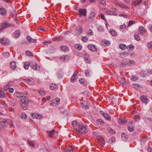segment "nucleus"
Returning a JSON list of instances; mask_svg holds the SVG:
<instances>
[{
	"mask_svg": "<svg viewBox=\"0 0 152 152\" xmlns=\"http://www.w3.org/2000/svg\"><path fill=\"white\" fill-rule=\"evenodd\" d=\"M80 83L82 85H85L87 84V82L84 79L81 78L79 80Z\"/></svg>",
	"mask_w": 152,
	"mask_h": 152,
	"instance_id": "c756f323",
	"label": "nucleus"
},
{
	"mask_svg": "<svg viewBox=\"0 0 152 152\" xmlns=\"http://www.w3.org/2000/svg\"><path fill=\"white\" fill-rule=\"evenodd\" d=\"M75 48L79 50H80L82 49V46L80 45L77 44L75 45Z\"/></svg>",
	"mask_w": 152,
	"mask_h": 152,
	"instance_id": "a19ab883",
	"label": "nucleus"
},
{
	"mask_svg": "<svg viewBox=\"0 0 152 152\" xmlns=\"http://www.w3.org/2000/svg\"><path fill=\"white\" fill-rule=\"evenodd\" d=\"M142 1V0H133L132 1V4L135 7L140 5Z\"/></svg>",
	"mask_w": 152,
	"mask_h": 152,
	"instance_id": "0eeeda50",
	"label": "nucleus"
},
{
	"mask_svg": "<svg viewBox=\"0 0 152 152\" xmlns=\"http://www.w3.org/2000/svg\"><path fill=\"white\" fill-rule=\"evenodd\" d=\"M110 33L113 36H115L116 35V32L113 29H111L110 31Z\"/></svg>",
	"mask_w": 152,
	"mask_h": 152,
	"instance_id": "3c124183",
	"label": "nucleus"
},
{
	"mask_svg": "<svg viewBox=\"0 0 152 152\" xmlns=\"http://www.w3.org/2000/svg\"><path fill=\"white\" fill-rule=\"evenodd\" d=\"M60 60L63 61H66V56H61L60 57Z\"/></svg>",
	"mask_w": 152,
	"mask_h": 152,
	"instance_id": "13d9d810",
	"label": "nucleus"
},
{
	"mask_svg": "<svg viewBox=\"0 0 152 152\" xmlns=\"http://www.w3.org/2000/svg\"><path fill=\"white\" fill-rule=\"evenodd\" d=\"M37 28L38 30L42 31H45V29L42 27L39 26Z\"/></svg>",
	"mask_w": 152,
	"mask_h": 152,
	"instance_id": "052dcab7",
	"label": "nucleus"
},
{
	"mask_svg": "<svg viewBox=\"0 0 152 152\" xmlns=\"http://www.w3.org/2000/svg\"><path fill=\"white\" fill-rule=\"evenodd\" d=\"M127 122V121L126 119H120L119 121V123L121 124H125Z\"/></svg>",
	"mask_w": 152,
	"mask_h": 152,
	"instance_id": "e433bc0d",
	"label": "nucleus"
},
{
	"mask_svg": "<svg viewBox=\"0 0 152 152\" xmlns=\"http://www.w3.org/2000/svg\"><path fill=\"white\" fill-rule=\"evenodd\" d=\"M68 147H67V152H74V147H72V145H68Z\"/></svg>",
	"mask_w": 152,
	"mask_h": 152,
	"instance_id": "5701e85b",
	"label": "nucleus"
},
{
	"mask_svg": "<svg viewBox=\"0 0 152 152\" xmlns=\"http://www.w3.org/2000/svg\"><path fill=\"white\" fill-rule=\"evenodd\" d=\"M77 75V74L75 73H74L73 74V76L71 78V82L72 83H74L75 82V77Z\"/></svg>",
	"mask_w": 152,
	"mask_h": 152,
	"instance_id": "c03bdc74",
	"label": "nucleus"
},
{
	"mask_svg": "<svg viewBox=\"0 0 152 152\" xmlns=\"http://www.w3.org/2000/svg\"><path fill=\"white\" fill-rule=\"evenodd\" d=\"M30 63L29 61H27L26 62L24 65V68L26 69H28Z\"/></svg>",
	"mask_w": 152,
	"mask_h": 152,
	"instance_id": "473e14b6",
	"label": "nucleus"
},
{
	"mask_svg": "<svg viewBox=\"0 0 152 152\" xmlns=\"http://www.w3.org/2000/svg\"><path fill=\"white\" fill-rule=\"evenodd\" d=\"M134 119L135 121H137L140 119V116L138 115L135 116L134 118Z\"/></svg>",
	"mask_w": 152,
	"mask_h": 152,
	"instance_id": "69168bd1",
	"label": "nucleus"
},
{
	"mask_svg": "<svg viewBox=\"0 0 152 152\" xmlns=\"http://www.w3.org/2000/svg\"><path fill=\"white\" fill-rule=\"evenodd\" d=\"M88 50L92 52H96L97 51V48L96 46L92 44H89L87 46Z\"/></svg>",
	"mask_w": 152,
	"mask_h": 152,
	"instance_id": "20e7f679",
	"label": "nucleus"
},
{
	"mask_svg": "<svg viewBox=\"0 0 152 152\" xmlns=\"http://www.w3.org/2000/svg\"><path fill=\"white\" fill-rule=\"evenodd\" d=\"M128 130L130 132H133L134 130V126L132 124V123L131 122L130 123L128 124Z\"/></svg>",
	"mask_w": 152,
	"mask_h": 152,
	"instance_id": "a211bd4d",
	"label": "nucleus"
},
{
	"mask_svg": "<svg viewBox=\"0 0 152 152\" xmlns=\"http://www.w3.org/2000/svg\"><path fill=\"white\" fill-rule=\"evenodd\" d=\"M102 43L104 46H108L110 45V42L104 40L102 42Z\"/></svg>",
	"mask_w": 152,
	"mask_h": 152,
	"instance_id": "7c9ffc66",
	"label": "nucleus"
},
{
	"mask_svg": "<svg viewBox=\"0 0 152 152\" xmlns=\"http://www.w3.org/2000/svg\"><path fill=\"white\" fill-rule=\"evenodd\" d=\"M88 34L90 35H92L93 34V33L91 30H89L88 31Z\"/></svg>",
	"mask_w": 152,
	"mask_h": 152,
	"instance_id": "338daca9",
	"label": "nucleus"
},
{
	"mask_svg": "<svg viewBox=\"0 0 152 152\" xmlns=\"http://www.w3.org/2000/svg\"><path fill=\"white\" fill-rule=\"evenodd\" d=\"M20 35V32L19 30L16 31L12 34L13 37L15 38H18Z\"/></svg>",
	"mask_w": 152,
	"mask_h": 152,
	"instance_id": "6ab92c4d",
	"label": "nucleus"
},
{
	"mask_svg": "<svg viewBox=\"0 0 152 152\" xmlns=\"http://www.w3.org/2000/svg\"><path fill=\"white\" fill-rule=\"evenodd\" d=\"M140 99L142 102L146 104L148 103L149 102V100L146 96L142 95L140 97Z\"/></svg>",
	"mask_w": 152,
	"mask_h": 152,
	"instance_id": "423d86ee",
	"label": "nucleus"
},
{
	"mask_svg": "<svg viewBox=\"0 0 152 152\" xmlns=\"http://www.w3.org/2000/svg\"><path fill=\"white\" fill-rule=\"evenodd\" d=\"M1 27L3 28H7L9 27H12L14 26V25L8 23L3 22L0 24Z\"/></svg>",
	"mask_w": 152,
	"mask_h": 152,
	"instance_id": "39448f33",
	"label": "nucleus"
},
{
	"mask_svg": "<svg viewBox=\"0 0 152 152\" xmlns=\"http://www.w3.org/2000/svg\"><path fill=\"white\" fill-rule=\"evenodd\" d=\"M26 55L28 56H30L32 57H34L33 54L29 51H26Z\"/></svg>",
	"mask_w": 152,
	"mask_h": 152,
	"instance_id": "58836bf2",
	"label": "nucleus"
},
{
	"mask_svg": "<svg viewBox=\"0 0 152 152\" xmlns=\"http://www.w3.org/2000/svg\"><path fill=\"white\" fill-rule=\"evenodd\" d=\"M134 39L137 41H139L140 40V37L138 33H135L134 34Z\"/></svg>",
	"mask_w": 152,
	"mask_h": 152,
	"instance_id": "72a5a7b5",
	"label": "nucleus"
},
{
	"mask_svg": "<svg viewBox=\"0 0 152 152\" xmlns=\"http://www.w3.org/2000/svg\"><path fill=\"white\" fill-rule=\"evenodd\" d=\"M95 13L94 12H91L89 18L92 21L95 19Z\"/></svg>",
	"mask_w": 152,
	"mask_h": 152,
	"instance_id": "c85d7f7f",
	"label": "nucleus"
},
{
	"mask_svg": "<svg viewBox=\"0 0 152 152\" xmlns=\"http://www.w3.org/2000/svg\"><path fill=\"white\" fill-rule=\"evenodd\" d=\"M133 85L134 88L136 89L140 88L141 87L138 84L134 83L133 84Z\"/></svg>",
	"mask_w": 152,
	"mask_h": 152,
	"instance_id": "603ef678",
	"label": "nucleus"
},
{
	"mask_svg": "<svg viewBox=\"0 0 152 152\" xmlns=\"http://www.w3.org/2000/svg\"><path fill=\"white\" fill-rule=\"evenodd\" d=\"M10 53L8 52H6L3 53V56L5 58H8L10 56Z\"/></svg>",
	"mask_w": 152,
	"mask_h": 152,
	"instance_id": "8fccbe9b",
	"label": "nucleus"
},
{
	"mask_svg": "<svg viewBox=\"0 0 152 152\" xmlns=\"http://www.w3.org/2000/svg\"><path fill=\"white\" fill-rule=\"evenodd\" d=\"M79 12L80 15H82L84 16L86 15V11L85 9H80Z\"/></svg>",
	"mask_w": 152,
	"mask_h": 152,
	"instance_id": "4be33fe9",
	"label": "nucleus"
},
{
	"mask_svg": "<svg viewBox=\"0 0 152 152\" xmlns=\"http://www.w3.org/2000/svg\"><path fill=\"white\" fill-rule=\"evenodd\" d=\"M122 62L124 63L125 66L129 65L131 64H133L134 63V61H132L129 60V61H123Z\"/></svg>",
	"mask_w": 152,
	"mask_h": 152,
	"instance_id": "b1692460",
	"label": "nucleus"
},
{
	"mask_svg": "<svg viewBox=\"0 0 152 152\" xmlns=\"http://www.w3.org/2000/svg\"><path fill=\"white\" fill-rule=\"evenodd\" d=\"M1 104L4 105L5 107H7L8 106L7 104L4 101H3L1 102Z\"/></svg>",
	"mask_w": 152,
	"mask_h": 152,
	"instance_id": "680f3d73",
	"label": "nucleus"
},
{
	"mask_svg": "<svg viewBox=\"0 0 152 152\" xmlns=\"http://www.w3.org/2000/svg\"><path fill=\"white\" fill-rule=\"evenodd\" d=\"M60 99L59 98H57L50 102V105L53 106H56L58 105L60 103Z\"/></svg>",
	"mask_w": 152,
	"mask_h": 152,
	"instance_id": "f03ea898",
	"label": "nucleus"
},
{
	"mask_svg": "<svg viewBox=\"0 0 152 152\" xmlns=\"http://www.w3.org/2000/svg\"><path fill=\"white\" fill-rule=\"evenodd\" d=\"M32 116L34 118H37L39 119H41L42 118V114L37 113L32 114Z\"/></svg>",
	"mask_w": 152,
	"mask_h": 152,
	"instance_id": "f8f14e48",
	"label": "nucleus"
},
{
	"mask_svg": "<svg viewBox=\"0 0 152 152\" xmlns=\"http://www.w3.org/2000/svg\"><path fill=\"white\" fill-rule=\"evenodd\" d=\"M82 40L84 42H86L88 40V38L87 37H84L82 38Z\"/></svg>",
	"mask_w": 152,
	"mask_h": 152,
	"instance_id": "e2e57ef3",
	"label": "nucleus"
},
{
	"mask_svg": "<svg viewBox=\"0 0 152 152\" xmlns=\"http://www.w3.org/2000/svg\"><path fill=\"white\" fill-rule=\"evenodd\" d=\"M26 82L30 85H32L34 84L33 81H31V80L30 79H27L25 80Z\"/></svg>",
	"mask_w": 152,
	"mask_h": 152,
	"instance_id": "37998d69",
	"label": "nucleus"
},
{
	"mask_svg": "<svg viewBox=\"0 0 152 152\" xmlns=\"http://www.w3.org/2000/svg\"><path fill=\"white\" fill-rule=\"evenodd\" d=\"M60 48L62 51L65 52L66 50V46H61L60 47Z\"/></svg>",
	"mask_w": 152,
	"mask_h": 152,
	"instance_id": "09e8293b",
	"label": "nucleus"
},
{
	"mask_svg": "<svg viewBox=\"0 0 152 152\" xmlns=\"http://www.w3.org/2000/svg\"><path fill=\"white\" fill-rule=\"evenodd\" d=\"M54 131L55 130L54 129L50 131H47V132L49 134V135L50 137L52 138L53 137V135H54Z\"/></svg>",
	"mask_w": 152,
	"mask_h": 152,
	"instance_id": "2f4dec72",
	"label": "nucleus"
},
{
	"mask_svg": "<svg viewBox=\"0 0 152 152\" xmlns=\"http://www.w3.org/2000/svg\"><path fill=\"white\" fill-rule=\"evenodd\" d=\"M10 64L12 69L15 70L16 67V62L14 61H12L10 63Z\"/></svg>",
	"mask_w": 152,
	"mask_h": 152,
	"instance_id": "f3484780",
	"label": "nucleus"
},
{
	"mask_svg": "<svg viewBox=\"0 0 152 152\" xmlns=\"http://www.w3.org/2000/svg\"><path fill=\"white\" fill-rule=\"evenodd\" d=\"M97 139L99 141V142L101 143L100 145H103L104 144V140L103 139H101L100 136L97 137Z\"/></svg>",
	"mask_w": 152,
	"mask_h": 152,
	"instance_id": "bb28decb",
	"label": "nucleus"
},
{
	"mask_svg": "<svg viewBox=\"0 0 152 152\" xmlns=\"http://www.w3.org/2000/svg\"><path fill=\"white\" fill-rule=\"evenodd\" d=\"M83 28L81 27H78L75 30V33L77 35H80L82 33Z\"/></svg>",
	"mask_w": 152,
	"mask_h": 152,
	"instance_id": "aec40b11",
	"label": "nucleus"
},
{
	"mask_svg": "<svg viewBox=\"0 0 152 152\" xmlns=\"http://www.w3.org/2000/svg\"><path fill=\"white\" fill-rule=\"evenodd\" d=\"M126 48L128 49V50L132 51L134 49V47L132 45H129L127 46Z\"/></svg>",
	"mask_w": 152,
	"mask_h": 152,
	"instance_id": "f704fd0d",
	"label": "nucleus"
},
{
	"mask_svg": "<svg viewBox=\"0 0 152 152\" xmlns=\"http://www.w3.org/2000/svg\"><path fill=\"white\" fill-rule=\"evenodd\" d=\"M28 143L30 146H31L32 147H35L34 143L32 141L30 140H28Z\"/></svg>",
	"mask_w": 152,
	"mask_h": 152,
	"instance_id": "a18cd8bd",
	"label": "nucleus"
},
{
	"mask_svg": "<svg viewBox=\"0 0 152 152\" xmlns=\"http://www.w3.org/2000/svg\"><path fill=\"white\" fill-rule=\"evenodd\" d=\"M58 85L55 84H50V85L49 88L50 90H56L58 88Z\"/></svg>",
	"mask_w": 152,
	"mask_h": 152,
	"instance_id": "9b49d317",
	"label": "nucleus"
},
{
	"mask_svg": "<svg viewBox=\"0 0 152 152\" xmlns=\"http://www.w3.org/2000/svg\"><path fill=\"white\" fill-rule=\"evenodd\" d=\"M147 46L148 48L152 49V42H150L147 44Z\"/></svg>",
	"mask_w": 152,
	"mask_h": 152,
	"instance_id": "bf43d9fd",
	"label": "nucleus"
},
{
	"mask_svg": "<svg viewBox=\"0 0 152 152\" xmlns=\"http://www.w3.org/2000/svg\"><path fill=\"white\" fill-rule=\"evenodd\" d=\"M5 96V94L3 91L0 92V98H3Z\"/></svg>",
	"mask_w": 152,
	"mask_h": 152,
	"instance_id": "4d7b16f0",
	"label": "nucleus"
},
{
	"mask_svg": "<svg viewBox=\"0 0 152 152\" xmlns=\"http://www.w3.org/2000/svg\"><path fill=\"white\" fill-rule=\"evenodd\" d=\"M65 38L62 36L61 37H56L55 38H53V41H63L64 40Z\"/></svg>",
	"mask_w": 152,
	"mask_h": 152,
	"instance_id": "ddd939ff",
	"label": "nucleus"
},
{
	"mask_svg": "<svg viewBox=\"0 0 152 152\" xmlns=\"http://www.w3.org/2000/svg\"><path fill=\"white\" fill-rule=\"evenodd\" d=\"M0 14L5 16L7 15V11L6 9L2 7H0Z\"/></svg>",
	"mask_w": 152,
	"mask_h": 152,
	"instance_id": "6e6552de",
	"label": "nucleus"
},
{
	"mask_svg": "<svg viewBox=\"0 0 152 152\" xmlns=\"http://www.w3.org/2000/svg\"><path fill=\"white\" fill-rule=\"evenodd\" d=\"M18 99H17L14 98L10 101H9L10 102V104L12 106H15L18 102Z\"/></svg>",
	"mask_w": 152,
	"mask_h": 152,
	"instance_id": "1a4fd4ad",
	"label": "nucleus"
},
{
	"mask_svg": "<svg viewBox=\"0 0 152 152\" xmlns=\"http://www.w3.org/2000/svg\"><path fill=\"white\" fill-rule=\"evenodd\" d=\"M31 66L34 70H39V67H37V64L36 62H33L31 64Z\"/></svg>",
	"mask_w": 152,
	"mask_h": 152,
	"instance_id": "4468645a",
	"label": "nucleus"
},
{
	"mask_svg": "<svg viewBox=\"0 0 152 152\" xmlns=\"http://www.w3.org/2000/svg\"><path fill=\"white\" fill-rule=\"evenodd\" d=\"M79 124V123L77 121H74L72 122V125L73 126H77Z\"/></svg>",
	"mask_w": 152,
	"mask_h": 152,
	"instance_id": "ea45409f",
	"label": "nucleus"
},
{
	"mask_svg": "<svg viewBox=\"0 0 152 152\" xmlns=\"http://www.w3.org/2000/svg\"><path fill=\"white\" fill-rule=\"evenodd\" d=\"M26 39L28 41L30 42L33 43L37 42V40L36 39H33L29 36H26Z\"/></svg>",
	"mask_w": 152,
	"mask_h": 152,
	"instance_id": "2eb2a0df",
	"label": "nucleus"
},
{
	"mask_svg": "<svg viewBox=\"0 0 152 152\" xmlns=\"http://www.w3.org/2000/svg\"><path fill=\"white\" fill-rule=\"evenodd\" d=\"M118 5H119L120 7L121 8H122V9H123V8H126V9H129V7H127L126 6H125L124 5H123L120 4H118Z\"/></svg>",
	"mask_w": 152,
	"mask_h": 152,
	"instance_id": "5fc2aeb1",
	"label": "nucleus"
},
{
	"mask_svg": "<svg viewBox=\"0 0 152 152\" xmlns=\"http://www.w3.org/2000/svg\"><path fill=\"white\" fill-rule=\"evenodd\" d=\"M101 113L106 119L109 121L110 120L111 117L110 115L107 113L102 111H101Z\"/></svg>",
	"mask_w": 152,
	"mask_h": 152,
	"instance_id": "9d476101",
	"label": "nucleus"
},
{
	"mask_svg": "<svg viewBox=\"0 0 152 152\" xmlns=\"http://www.w3.org/2000/svg\"><path fill=\"white\" fill-rule=\"evenodd\" d=\"M85 60L87 63H89L91 62V60L89 59V55L88 53H85L84 54Z\"/></svg>",
	"mask_w": 152,
	"mask_h": 152,
	"instance_id": "dca6fc26",
	"label": "nucleus"
},
{
	"mask_svg": "<svg viewBox=\"0 0 152 152\" xmlns=\"http://www.w3.org/2000/svg\"><path fill=\"white\" fill-rule=\"evenodd\" d=\"M14 89L13 88H8V91L10 93H12L13 92Z\"/></svg>",
	"mask_w": 152,
	"mask_h": 152,
	"instance_id": "774afa93",
	"label": "nucleus"
},
{
	"mask_svg": "<svg viewBox=\"0 0 152 152\" xmlns=\"http://www.w3.org/2000/svg\"><path fill=\"white\" fill-rule=\"evenodd\" d=\"M119 48L122 50H125L126 48V45L124 44L120 45L119 46Z\"/></svg>",
	"mask_w": 152,
	"mask_h": 152,
	"instance_id": "de8ad7c7",
	"label": "nucleus"
},
{
	"mask_svg": "<svg viewBox=\"0 0 152 152\" xmlns=\"http://www.w3.org/2000/svg\"><path fill=\"white\" fill-rule=\"evenodd\" d=\"M52 43V42L48 40V41H44L43 43V44L44 45H47V44H50Z\"/></svg>",
	"mask_w": 152,
	"mask_h": 152,
	"instance_id": "864d4df0",
	"label": "nucleus"
},
{
	"mask_svg": "<svg viewBox=\"0 0 152 152\" xmlns=\"http://www.w3.org/2000/svg\"><path fill=\"white\" fill-rule=\"evenodd\" d=\"M20 100L23 103H28L29 101H31V100H28L27 97L23 95L20 98Z\"/></svg>",
	"mask_w": 152,
	"mask_h": 152,
	"instance_id": "7ed1b4c3",
	"label": "nucleus"
},
{
	"mask_svg": "<svg viewBox=\"0 0 152 152\" xmlns=\"http://www.w3.org/2000/svg\"><path fill=\"white\" fill-rule=\"evenodd\" d=\"M108 131L110 133L115 134V131L110 127H108L107 128Z\"/></svg>",
	"mask_w": 152,
	"mask_h": 152,
	"instance_id": "49530a36",
	"label": "nucleus"
},
{
	"mask_svg": "<svg viewBox=\"0 0 152 152\" xmlns=\"http://www.w3.org/2000/svg\"><path fill=\"white\" fill-rule=\"evenodd\" d=\"M115 141V138L114 137H112L109 139L108 141V142L109 143L111 144L112 143H114Z\"/></svg>",
	"mask_w": 152,
	"mask_h": 152,
	"instance_id": "4c0bfd02",
	"label": "nucleus"
},
{
	"mask_svg": "<svg viewBox=\"0 0 152 152\" xmlns=\"http://www.w3.org/2000/svg\"><path fill=\"white\" fill-rule=\"evenodd\" d=\"M20 117L22 119H26L27 118V115L26 113H22L20 114Z\"/></svg>",
	"mask_w": 152,
	"mask_h": 152,
	"instance_id": "393cba45",
	"label": "nucleus"
},
{
	"mask_svg": "<svg viewBox=\"0 0 152 152\" xmlns=\"http://www.w3.org/2000/svg\"><path fill=\"white\" fill-rule=\"evenodd\" d=\"M21 106L23 109L26 110L28 109V103H23L21 104Z\"/></svg>",
	"mask_w": 152,
	"mask_h": 152,
	"instance_id": "c9c22d12",
	"label": "nucleus"
},
{
	"mask_svg": "<svg viewBox=\"0 0 152 152\" xmlns=\"http://www.w3.org/2000/svg\"><path fill=\"white\" fill-rule=\"evenodd\" d=\"M121 137L123 141H126L127 140L128 136L126 133H123L122 134Z\"/></svg>",
	"mask_w": 152,
	"mask_h": 152,
	"instance_id": "412c9836",
	"label": "nucleus"
},
{
	"mask_svg": "<svg viewBox=\"0 0 152 152\" xmlns=\"http://www.w3.org/2000/svg\"><path fill=\"white\" fill-rule=\"evenodd\" d=\"M0 122L8 124L9 123V121L8 119H5L3 118H0Z\"/></svg>",
	"mask_w": 152,
	"mask_h": 152,
	"instance_id": "a878e982",
	"label": "nucleus"
},
{
	"mask_svg": "<svg viewBox=\"0 0 152 152\" xmlns=\"http://www.w3.org/2000/svg\"><path fill=\"white\" fill-rule=\"evenodd\" d=\"M134 22L133 21L131 20L130 21L128 25V26H130L134 23Z\"/></svg>",
	"mask_w": 152,
	"mask_h": 152,
	"instance_id": "0e129e2a",
	"label": "nucleus"
},
{
	"mask_svg": "<svg viewBox=\"0 0 152 152\" xmlns=\"http://www.w3.org/2000/svg\"><path fill=\"white\" fill-rule=\"evenodd\" d=\"M132 80L135 81L138 80V77L136 76L132 75Z\"/></svg>",
	"mask_w": 152,
	"mask_h": 152,
	"instance_id": "6e6d98bb",
	"label": "nucleus"
},
{
	"mask_svg": "<svg viewBox=\"0 0 152 152\" xmlns=\"http://www.w3.org/2000/svg\"><path fill=\"white\" fill-rule=\"evenodd\" d=\"M23 94L22 92H16L15 93L14 95L15 97L17 98L19 97L20 98L23 96Z\"/></svg>",
	"mask_w": 152,
	"mask_h": 152,
	"instance_id": "cd10ccee",
	"label": "nucleus"
},
{
	"mask_svg": "<svg viewBox=\"0 0 152 152\" xmlns=\"http://www.w3.org/2000/svg\"><path fill=\"white\" fill-rule=\"evenodd\" d=\"M144 27H143L142 26H140L139 28V32L140 33L142 34H143L144 32Z\"/></svg>",
	"mask_w": 152,
	"mask_h": 152,
	"instance_id": "79ce46f5",
	"label": "nucleus"
},
{
	"mask_svg": "<svg viewBox=\"0 0 152 152\" xmlns=\"http://www.w3.org/2000/svg\"><path fill=\"white\" fill-rule=\"evenodd\" d=\"M78 129L77 128H75V131L80 134H81L83 133H86V128L85 126L82 124H79L78 126Z\"/></svg>",
	"mask_w": 152,
	"mask_h": 152,
	"instance_id": "f257e3e1",
	"label": "nucleus"
}]
</instances>
